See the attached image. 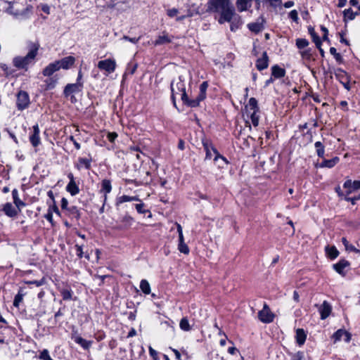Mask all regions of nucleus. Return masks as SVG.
I'll use <instances>...</instances> for the list:
<instances>
[{"label":"nucleus","instance_id":"39","mask_svg":"<svg viewBox=\"0 0 360 360\" xmlns=\"http://www.w3.org/2000/svg\"><path fill=\"white\" fill-rule=\"evenodd\" d=\"M179 327L184 331H189L191 329L188 320L186 317H184L181 319Z\"/></svg>","mask_w":360,"mask_h":360},{"label":"nucleus","instance_id":"51","mask_svg":"<svg viewBox=\"0 0 360 360\" xmlns=\"http://www.w3.org/2000/svg\"><path fill=\"white\" fill-rule=\"evenodd\" d=\"M135 207H136V211L140 214H145L146 212H148V210H146L143 208L144 207L143 203L136 204L135 205Z\"/></svg>","mask_w":360,"mask_h":360},{"label":"nucleus","instance_id":"41","mask_svg":"<svg viewBox=\"0 0 360 360\" xmlns=\"http://www.w3.org/2000/svg\"><path fill=\"white\" fill-rule=\"evenodd\" d=\"M309 41L306 39L299 38L296 39V46L299 49H303L309 45Z\"/></svg>","mask_w":360,"mask_h":360},{"label":"nucleus","instance_id":"31","mask_svg":"<svg viewBox=\"0 0 360 360\" xmlns=\"http://www.w3.org/2000/svg\"><path fill=\"white\" fill-rule=\"evenodd\" d=\"M131 201H140V199L138 196H129L126 195H123L117 199V205H120L124 203L125 202H131Z\"/></svg>","mask_w":360,"mask_h":360},{"label":"nucleus","instance_id":"36","mask_svg":"<svg viewBox=\"0 0 360 360\" xmlns=\"http://www.w3.org/2000/svg\"><path fill=\"white\" fill-rule=\"evenodd\" d=\"M309 32L312 38L313 41L316 44V47H319V45L322 44L321 39L319 36L316 33L314 28L311 27L309 29Z\"/></svg>","mask_w":360,"mask_h":360},{"label":"nucleus","instance_id":"38","mask_svg":"<svg viewBox=\"0 0 360 360\" xmlns=\"http://www.w3.org/2000/svg\"><path fill=\"white\" fill-rule=\"evenodd\" d=\"M343 17L345 22H346L347 20H353L355 18V14H354V11L352 8H347L343 11Z\"/></svg>","mask_w":360,"mask_h":360},{"label":"nucleus","instance_id":"43","mask_svg":"<svg viewBox=\"0 0 360 360\" xmlns=\"http://www.w3.org/2000/svg\"><path fill=\"white\" fill-rule=\"evenodd\" d=\"M345 330L343 329H339L332 336V338L334 340V342H337L338 341H340L342 339V337L344 336Z\"/></svg>","mask_w":360,"mask_h":360},{"label":"nucleus","instance_id":"53","mask_svg":"<svg viewBox=\"0 0 360 360\" xmlns=\"http://www.w3.org/2000/svg\"><path fill=\"white\" fill-rule=\"evenodd\" d=\"M289 18L293 21L297 22L299 19L297 11L296 10H292L289 13Z\"/></svg>","mask_w":360,"mask_h":360},{"label":"nucleus","instance_id":"15","mask_svg":"<svg viewBox=\"0 0 360 360\" xmlns=\"http://www.w3.org/2000/svg\"><path fill=\"white\" fill-rule=\"evenodd\" d=\"M332 311V307L327 301H323V304L320 306L319 311L320 313L321 319L324 320L327 319Z\"/></svg>","mask_w":360,"mask_h":360},{"label":"nucleus","instance_id":"61","mask_svg":"<svg viewBox=\"0 0 360 360\" xmlns=\"http://www.w3.org/2000/svg\"><path fill=\"white\" fill-rule=\"evenodd\" d=\"M149 353L150 356L154 359H158V352L151 347H149Z\"/></svg>","mask_w":360,"mask_h":360},{"label":"nucleus","instance_id":"57","mask_svg":"<svg viewBox=\"0 0 360 360\" xmlns=\"http://www.w3.org/2000/svg\"><path fill=\"white\" fill-rule=\"evenodd\" d=\"M141 39V37H138V38H136V37H129L128 36H124L123 37V39L126 40V41H130L133 44H136L139 39Z\"/></svg>","mask_w":360,"mask_h":360},{"label":"nucleus","instance_id":"40","mask_svg":"<svg viewBox=\"0 0 360 360\" xmlns=\"http://www.w3.org/2000/svg\"><path fill=\"white\" fill-rule=\"evenodd\" d=\"M342 243H343V245L345 247V249L347 250L350 251V252H354L360 253V251L358 249H356L353 245L349 244V243L346 239V238H342Z\"/></svg>","mask_w":360,"mask_h":360},{"label":"nucleus","instance_id":"50","mask_svg":"<svg viewBox=\"0 0 360 360\" xmlns=\"http://www.w3.org/2000/svg\"><path fill=\"white\" fill-rule=\"evenodd\" d=\"M49 357H51V356L49 355V352L48 349H43L40 352L39 356V358L42 360H47Z\"/></svg>","mask_w":360,"mask_h":360},{"label":"nucleus","instance_id":"28","mask_svg":"<svg viewBox=\"0 0 360 360\" xmlns=\"http://www.w3.org/2000/svg\"><path fill=\"white\" fill-rule=\"evenodd\" d=\"M334 75L336 79L341 83L342 82H346L349 77L347 73L342 70L341 68H337L334 70Z\"/></svg>","mask_w":360,"mask_h":360},{"label":"nucleus","instance_id":"10","mask_svg":"<svg viewBox=\"0 0 360 360\" xmlns=\"http://www.w3.org/2000/svg\"><path fill=\"white\" fill-rule=\"evenodd\" d=\"M266 23V20L263 16H260L256 22H250L248 24V28L255 34H258L261 31H262L264 28V24Z\"/></svg>","mask_w":360,"mask_h":360},{"label":"nucleus","instance_id":"5","mask_svg":"<svg viewBox=\"0 0 360 360\" xmlns=\"http://www.w3.org/2000/svg\"><path fill=\"white\" fill-rule=\"evenodd\" d=\"M204 149L205 150V159H211L212 157V153L215 155L214 161L217 162L219 160H221L225 164H228L226 158L220 155L218 150L213 146L212 143L208 141L202 142Z\"/></svg>","mask_w":360,"mask_h":360},{"label":"nucleus","instance_id":"54","mask_svg":"<svg viewBox=\"0 0 360 360\" xmlns=\"http://www.w3.org/2000/svg\"><path fill=\"white\" fill-rule=\"evenodd\" d=\"M293 360H309L304 358L303 352H297L293 356Z\"/></svg>","mask_w":360,"mask_h":360},{"label":"nucleus","instance_id":"8","mask_svg":"<svg viewBox=\"0 0 360 360\" xmlns=\"http://www.w3.org/2000/svg\"><path fill=\"white\" fill-rule=\"evenodd\" d=\"M343 188L346 189L345 200L346 198H350L349 195L360 189V181L347 180L343 184Z\"/></svg>","mask_w":360,"mask_h":360},{"label":"nucleus","instance_id":"63","mask_svg":"<svg viewBox=\"0 0 360 360\" xmlns=\"http://www.w3.org/2000/svg\"><path fill=\"white\" fill-rule=\"evenodd\" d=\"M69 139H70V141L72 142V143L74 144V146H75V148L77 150H79L80 149V148H81L80 144L75 140V139L74 138L73 136H70L69 137Z\"/></svg>","mask_w":360,"mask_h":360},{"label":"nucleus","instance_id":"25","mask_svg":"<svg viewBox=\"0 0 360 360\" xmlns=\"http://www.w3.org/2000/svg\"><path fill=\"white\" fill-rule=\"evenodd\" d=\"M340 161V158L338 157H334L330 160H323L319 165V167L323 168H333L335 167Z\"/></svg>","mask_w":360,"mask_h":360},{"label":"nucleus","instance_id":"55","mask_svg":"<svg viewBox=\"0 0 360 360\" xmlns=\"http://www.w3.org/2000/svg\"><path fill=\"white\" fill-rule=\"evenodd\" d=\"M45 82H46V84L47 86V89H51L54 88L56 83V80H53L52 78H50V79L46 80Z\"/></svg>","mask_w":360,"mask_h":360},{"label":"nucleus","instance_id":"18","mask_svg":"<svg viewBox=\"0 0 360 360\" xmlns=\"http://www.w3.org/2000/svg\"><path fill=\"white\" fill-rule=\"evenodd\" d=\"M269 66V57L267 53L264 51L262 57L258 58L256 61V68L258 70L262 71L266 69Z\"/></svg>","mask_w":360,"mask_h":360},{"label":"nucleus","instance_id":"1","mask_svg":"<svg viewBox=\"0 0 360 360\" xmlns=\"http://www.w3.org/2000/svg\"><path fill=\"white\" fill-rule=\"evenodd\" d=\"M208 82H203L199 87V94L195 99H189L186 92L185 77L183 75L179 76L177 79L171 82L172 99L174 105L176 106L175 96L181 95V99L183 103L191 107L195 108L199 106L200 103L205 99L206 92L208 88Z\"/></svg>","mask_w":360,"mask_h":360},{"label":"nucleus","instance_id":"44","mask_svg":"<svg viewBox=\"0 0 360 360\" xmlns=\"http://www.w3.org/2000/svg\"><path fill=\"white\" fill-rule=\"evenodd\" d=\"M330 53L331 55H333L335 58V59L336 60V61L339 63H342V60H343V58L342 57V56L337 52V50L334 47H331L330 49Z\"/></svg>","mask_w":360,"mask_h":360},{"label":"nucleus","instance_id":"30","mask_svg":"<svg viewBox=\"0 0 360 360\" xmlns=\"http://www.w3.org/2000/svg\"><path fill=\"white\" fill-rule=\"evenodd\" d=\"M67 214L78 220L80 218V211L77 206L72 205L69 207L66 210Z\"/></svg>","mask_w":360,"mask_h":360},{"label":"nucleus","instance_id":"49","mask_svg":"<svg viewBox=\"0 0 360 360\" xmlns=\"http://www.w3.org/2000/svg\"><path fill=\"white\" fill-rule=\"evenodd\" d=\"M177 232L179 234V243L184 242L182 227L179 224H176Z\"/></svg>","mask_w":360,"mask_h":360},{"label":"nucleus","instance_id":"19","mask_svg":"<svg viewBox=\"0 0 360 360\" xmlns=\"http://www.w3.org/2000/svg\"><path fill=\"white\" fill-rule=\"evenodd\" d=\"M60 70L56 60L53 63H49L42 70V75L44 77H51L54 72Z\"/></svg>","mask_w":360,"mask_h":360},{"label":"nucleus","instance_id":"56","mask_svg":"<svg viewBox=\"0 0 360 360\" xmlns=\"http://www.w3.org/2000/svg\"><path fill=\"white\" fill-rule=\"evenodd\" d=\"M122 222L126 223L128 226H131L134 221V219L130 216L127 215L122 218Z\"/></svg>","mask_w":360,"mask_h":360},{"label":"nucleus","instance_id":"47","mask_svg":"<svg viewBox=\"0 0 360 360\" xmlns=\"http://www.w3.org/2000/svg\"><path fill=\"white\" fill-rule=\"evenodd\" d=\"M25 283L28 285H35L39 287L45 284V278H42L41 280L27 281H25Z\"/></svg>","mask_w":360,"mask_h":360},{"label":"nucleus","instance_id":"58","mask_svg":"<svg viewBox=\"0 0 360 360\" xmlns=\"http://www.w3.org/2000/svg\"><path fill=\"white\" fill-rule=\"evenodd\" d=\"M44 217L50 222L53 223V213L52 210L51 209V207H49L48 212L45 214Z\"/></svg>","mask_w":360,"mask_h":360},{"label":"nucleus","instance_id":"45","mask_svg":"<svg viewBox=\"0 0 360 360\" xmlns=\"http://www.w3.org/2000/svg\"><path fill=\"white\" fill-rule=\"evenodd\" d=\"M300 55L303 60H310L311 58V56H312L311 50L310 49H306L304 51H301Z\"/></svg>","mask_w":360,"mask_h":360},{"label":"nucleus","instance_id":"29","mask_svg":"<svg viewBox=\"0 0 360 360\" xmlns=\"http://www.w3.org/2000/svg\"><path fill=\"white\" fill-rule=\"evenodd\" d=\"M252 0H237L236 6L240 12L247 11L251 6Z\"/></svg>","mask_w":360,"mask_h":360},{"label":"nucleus","instance_id":"33","mask_svg":"<svg viewBox=\"0 0 360 360\" xmlns=\"http://www.w3.org/2000/svg\"><path fill=\"white\" fill-rule=\"evenodd\" d=\"M12 197L13 200V203L17 207H20L22 206H25V204L20 199L18 191L16 188H14L12 191Z\"/></svg>","mask_w":360,"mask_h":360},{"label":"nucleus","instance_id":"3","mask_svg":"<svg viewBox=\"0 0 360 360\" xmlns=\"http://www.w3.org/2000/svg\"><path fill=\"white\" fill-rule=\"evenodd\" d=\"M28 52L26 56H18L13 58V65L18 70H24L27 71L30 65H33L35 62L36 57L40 47L38 41H28L27 42Z\"/></svg>","mask_w":360,"mask_h":360},{"label":"nucleus","instance_id":"52","mask_svg":"<svg viewBox=\"0 0 360 360\" xmlns=\"http://www.w3.org/2000/svg\"><path fill=\"white\" fill-rule=\"evenodd\" d=\"M178 13H179L178 9H176L175 8H169L167 11V15L169 18H174V16H176L178 14Z\"/></svg>","mask_w":360,"mask_h":360},{"label":"nucleus","instance_id":"24","mask_svg":"<svg viewBox=\"0 0 360 360\" xmlns=\"http://www.w3.org/2000/svg\"><path fill=\"white\" fill-rule=\"evenodd\" d=\"M72 339L84 349H88L92 343V342L86 340L79 335H74Z\"/></svg>","mask_w":360,"mask_h":360},{"label":"nucleus","instance_id":"59","mask_svg":"<svg viewBox=\"0 0 360 360\" xmlns=\"http://www.w3.org/2000/svg\"><path fill=\"white\" fill-rule=\"evenodd\" d=\"M136 68H137L136 64H134V65H132L131 63L128 64V70L131 75H133L136 72Z\"/></svg>","mask_w":360,"mask_h":360},{"label":"nucleus","instance_id":"35","mask_svg":"<svg viewBox=\"0 0 360 360\" xmlns=\"http://www.w3.org/2000/svg\"><path fill=\"white\" fill-rule=\"evenodd\" d=\"M140 289L145 295L150 293V286L148 281L146 279H142L140 282Z\"/></svg>","mask_w":360,"mask_h":360},{"label":"nucleus","instance_id":"26","mask_svg":"<svg viewBox=\"0 0 360 360\" xmlns=\"http://www.w3.org/2000/svg\"><path fill=\"white\" fill-rule=\"evenodd\" d=\"M296 342L299 346H302L304 344L307 338V334L304 329L298 328L296 330Z\"/></svg>","mask_w":360,"mask_h":360},{"label":"nucleus","instance_id":"48","mask_svg":"<svg viewBox=\"0 0 360 360\" xmlns=\"http://www.w3.org/2000/svg\"><path fill=\"white\" fill-rule=\"evenodd\" d=\"M75 248L76 250V255H77V256L79 259L82 258L84 257L83 245H82L76 244L75 245Z\"/></svg>","mask_w":360,"mask_h":360},{"label":"nucleus","instance_id":"32","mask_svg":"<svg viewBox=\"0 0 360 360\" xmlns=\"http://www.w3.org/2000/svg\"><path fill=\"white\" fill-rule=\"evenodd\" d=\"M326 252L331 259H335L339 255V252L335 246H326Z\"/></svg>","mask_w":360,"mask_h":360},{"label":"nucleus","instance_id":"2","mask_svg":"<svg viewBox=\"0 0 360 360\" xmlns=\"http://www.w3.org/2000/svg\"><path fill=\"white\" fill-rule=\"evenodd\" d=\"M207 11L220 14L218 20L219 24L231 22L236 15L235 8L231 0H208Z\"/></svg>","mask_w":360,"mask_h":360},{"label":"nucleus","instance_id":"6","mask_svg":"<svg viewBox=\"0 0 360 360\" xmlns=\"http://www.w3.org/2000/svg\"><path fill=\"white\" fill-rule=\"evenodd\" d=\"M30 105L29 94L24 91H20L17 95L16 106L18 110H23L28 108Z\"/></svg>","mask_w":360,"mask_h":360},{"label":"nucleus","instance_id":"21","mask_svg":"<svg viewBox=\"0 0 360 360\" xmlns=\"http://www.w3.org/2000/svg\"><path fill=\"white\" fill-rule=\"evenodd\" d=\"M2 210L9 217H14L18 214V210L11 202L5 203L3 205Z\"/></svg>","mask_w":360,"mask_h":360},{"label":"nucleus","instance_id":"60","mask_svg":"<svg viewBox=\"0 0 360 360\" xmlns=\"http://www.w3.org/2000/svg\"><path fill=\"white\" fill-rule=\"evenodd\" d=\"M68 200L65 198L61 199V208L63 210H66L68 208Z\"/></svg>","mask_w":360,"mask_h":360},{"label":"nucleus","instance_id":"64","mask_svg":"<svg viewBox=\"0 0 360 360\" xmlns=\"http://www.w3.org/2000/svg\"><path fill=\"white\" fill-rule=\"evenodd\" d=\"M272 7H277L281 4V0H267Z\"/></svg>","mask_w":360,"mask_h":360},{"label":"nucleus","instance_id":"13","mask_svg":"<svg viewBox=\"0 0 360 360\" xmlns=\"http://www.w3.org/2000/svg\"><path fill=\"white\" fill-rule=\"evenodd\" d=\"M56 62L57 63L60 70H68L75 64V58L72 56H69L63 58L60 60H56Z\"/></svg>","mask_w":360,"mask_h":360},{"label":"nucleus","instance_id":"12","mask_svg":"<svg viewBox=\"0 0 360 360\" xmlns=\"http://www.w3.org/2000/svg\"><path fill=\"white\" fill-rule=\"evenodd\" d=\"M68 177L70 179L69 183L66 186V191L70 193L72 196H75L79 193V188L75 181L74 176L72 173L68 174Z\"/></svg>","mask_w":360,"mask_h":360},{"label":"nucleus","instance_id":"4","mask_svg":"<svg viewBox=\"0 0 360 360\" xmlns=\"http://www.w3.org/2000/svg\"><path fill=\"white\" fill-rule=\"evenodd\" d=\"M245 113L250 117L254 127H257L259 120V108L256 98H250L248 103L245 106Z\"/></svg>","mask_w":360,"mask_h":360},{"label":"nucleus","instance_id":"11","mask_svg":"<svg viewBox=\"0 0 360 360\" xmlns=\"http://www.w3.org/2000/svg\"><path fill=\"white\" fill-rule=\"evenodd\" d=\"M83 88V82L68 84L65 86L63 94L65 96L68 97L72 94L79 93L82 91Z\"/></svg>","mask_w":360,"mask_h":360},{"label":"nucleus","instance_id":"62","mask_svg":"<svg viewBox=\"0 0 360 360\" xmlns=\"http://www.w3.org/2000/svg\"><path fill=\"white\" fill-rule=\"evenodd\" d=\"M321 30L323 32V39L324 41L328 40V29L326 27L322 25L321 27Z\"/></svg>","mask_w":360,"mask_h":360},{"label":"nucleus","instance_id":"22","mask_svg":"<svg viewBox=\"0 0 360 360\" xmlns=\"http://www.w3.org/2000/svg\"><path fill=\"white\" fill-rule=\"evenodd\" d=\"M271 76L274 77V79H281L285 77V70L284 68H281L278 65H274L271 67Z\"/></svg>","mask_w":360,"mask_h":360},{"label":"nucleus","instance_id":"20","mask_svg":"<svg viewBox=\"0 0 360 360\" xmlns=\"http://www.w3.org/2000/svg\"><path fill=\"white\" fill-rule=\"evenodd\" d=\"M172 42V37L166 32H162V35L158 37V38L153 41L154 46H158L162 44H167Z\"/></svg>","mask_w":360,"mask_h":360},{"label":"nucleus","instance_id":"7","mask_svg":"<svg viewBox=\"0 0 360 360\" xmlns=\"http://www.w3.org/2000/svg\"><path fill=\"white\" fill-rule=\"evenodd\" d=\"M97 66L100 70L105 71L108 75L115 70L116 62L113 59L108 58L98 61Z\"/></svg>","mask_w":360,"mask_h":360},{"label":"nucleus","instance_id":"14","mask_svg":"<svg viewBox=\"0 0 360 360\" xmlns=\"http://www.w3.org/2000/svg\"><path fill=\"white\" fill-rule=\"evenodd\" d=\"M112 184L111 181L109 179H103L101 184V190L100 193L103 194V198L104 201V204L106 203L108 200V194L110 193L112 191Z\"/></svg>","mask_w":360,"mask_h":360},{"label":"nucleus","instance_id":"46","mask_svg":"<svg viewBox=\"0 0 360 360\" xmlns=\"http://www.w3.org/2000/svg\"><path fill=\"white\" fill-rule=\"evenodd\" d=\"M178 250L180 252L184 253L185 255H188L190 252L188 245L184 243H179L178 244Z\"/></svg>","mask_w":360,"mask_h":360},{"label":"nucleus","instance_id":"9","mask_svg":"<svg viewBox=\"0 0 360 360\" xmlns=\"http://www.w3.org/2000/svg\"><path fill=\"white\" fill-rule=\"evenodd\" d=\"M258 317L263 323H271L274 321V316L268 305L264 304L263 309L258 312Z\"/></svg>","mask_w":360,"mask_h":360},{"label":"nucleus","instance_id":"23","mask_svg":"<svg viewBox=\"0 0 360 360\" xmlns=\"http://www.w3.org/2000/svg\"><path fill=\"white\" fill-rule=\"evenodd\" d=\"M349 266V262L345 259L340 260L338 263L333 264V269L340 275L344 276V269Z\"/></svg>","mask_w":360,"mask_h":360},{"label":"nucleus","instance_id":"34","mask_svg":"<svg viewBox=\"0 0 360 360\" xmlns=\"http://www.w3.org/2000/svg\"><path fill=\"white\" fill-rule=\"evenodd\" d=\"M316 152L318 157L323 158L325 154V147L321 141H316L314 143Z\"/></svg>","mask_w":360,"mask_h":360},{"label":"nucleus","instance_id":"17","mask_svg":"<svg viewBox=\"0 0 360 360\" xmlns=\"http://www.w3.org/2000/svg\"><path fill=\"white\" fill-rule=\"evenodd\" d=\"M39 132V125L36 124L33 126V132L30 136V143L34 147H37L40 144Z\"/></svg>","mask_w":360,"mask_h":360},{"label":"nucleus","instance_id":"37","mask_svg":"<svg viewBox=\"0 0 360 360\" xmlns=\"http://www.w3.org/2000/svg\"><path fill=\"white\" fill-rule=\"evenodd\" d=\"M60 292L61 296L63 297V300H72L73 292L71 289L63 288V289L60 290Z\"/></svg>","mask_w":360,"mask_h":360},{"label":"nucleus","instance_id":"16","mask_svg":"<svg viewBox=\"0 0 360 360\" xmlns=\"http://www.w3.org/2000/svg\"><path fill=\"white\" fill-rule=\"evenodd\" d=\"M91 162L92 158L91 157L89 158H79L77 162L75 164V167L78 170H81L82 169H89L91 168Z\"/></svg>","mask_w":360,"mask_h":360},{"label":"nucleus","instance_id":"27","mask_svg":"<svg viewBox=\"0 0 360 360\" xmlns=\"http://www.w3.org/2000/svg\"><path fill=\"white\" fill-rule=\"evenodd\" d=\"M26 295V292L25 291V289L23 288H20L18 290V293L15 295L13 300V306L16 308H18L20 306V304L22 302L23 297Z\"/></svg>","mask_w":360,"mask_h":360},{"label":"nucleus","instance_id":"42","mask_svg":"<svg viewBox=\"0 0 360 360\" xmlns=\"http://www.w3.org/2000/svg\"><path fill=\"white\" fill-rule=\"evenodd\" d=\"M199 7L195 6V5H192L190 8L187 11L186 16L188 18L193 17L195 15L200 14Z\"/></svg>","mask_w":360,"mask_h":360}]
</instances>
